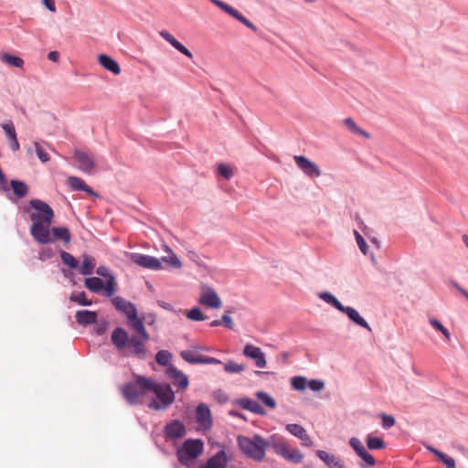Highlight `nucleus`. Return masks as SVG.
I'll use <instances>...</instances> for the list:
<instances>
[{
  "instance_id": "nucleus-34",
  "label": "nucleus",
  "mask_w": 468,
  "mask_h": 468,
  "mask_svg": "<svg viewBox=\"0 0 468 468\" xmlns=\"http://www.w3.org/2000/svg\"><path fill=\"white\" fill-rule=\"evenodd\" d=\"M165 251L167 252L168 255L162 257V260H160L161 262L164 261L174 269H181L183 264L173 250L168 246H165Z\"/></svg>"
},
{
  "instance_id": "nucleus-31",
  "label": "nucleus",
  "mask_w": 468,
  "mask_h": 468,
  "mask_svg": "<svg viewBox=\"0 0 468 468\" xmlns=\"http://www.w3.org/2000/svg\"><path fill=\"white\" fill-rule=\"evenodd\" d=\"M68 185L73 189V190H81L86 192L87 194L90 196H97L95 192L86 185V183L80 177L77 176H69L67 180Z\"/></svg>"
},
{
  "instance_id": "nucleus-32",
  "label": "nucleus",
  "mask_w": 468,
  "mask_h": 468,
  "mask_svg": "<svg viewBox=\"0 0 468 468\" xmlns=\"http://www.w3.org/2000/svg\"><path fill=\"white\" fill-rule=\"evenodd\" d=\"M50 235L52 242L57 239H61L64 243H69L71 239V234L66 227H54L50 229Z\"/></svg>"
},
{
  "instance_id": "nucleus-16",
  "label": "nucleus",
  "mask_w": 468,
  "mask_h": 468,
  "mask_svg": "<svg viewBox=\"0 0 468 468\" xmlns=\"http://www.w3.org/2000/svg\"><path fill=\"white\" fill-rule=\"evenodd\" d=\"M285 428L292 435L301 440L303 446L312 447L314 445V441L302 425L291 423L287 424Z\"/></svg>"
},
{
  "instance_id": "nucleus-55",
  "label": "nucleus",
  "mask_w": 468,
  "mask_h": 468,
  "mask_svg": "<svg viewBox=\"0 0 468 468\" xmlns=\"http://www.w3.org/2000/svg\"><path fill=\"white\" fill-rule=\"evenodd\" d=\"M222 324L229 329H232L234 326L233 319L229 315V312L226 311L221 317Z\"/></svg>"
},
{
  "instance_id": "nucleus-2",
  "label": "nucleus",
  "mask_w": 468,
  "mask_h": 468,
  "mask_svg": "<svg viewBox=\"0 0 468 468\" xmlns=\"http://www.w3.org/2000/svg\"><path fill=\"white\" fill-rule=\"evenodd\" d=\"M111 340L123 356H132L141 360L147 357L146 344L149 340H144L142 336H129L123 328L116 327L112 333Z\"/></svg>"
},
{
  "instance_id": "nucleus-41",
  "label": "nucleus",
  "mask_w": 468,
  "mask_h": 468,
  "mask_svg": "<svg viewBox=\"0 0 468 468\" xmlns=\"http://www.w3.org/2000/svg\"><path fill=\"white\" fill-rule=\"evenodd\" d=\"M172 358V354L167 350H160L155 356V361L160 366H168Z\"/></svg>"
},
{
  "instance_id": "nucleus-28",
  "label": "nucleus",
  "mask_w": 468,
  "mask_h": 468,
  "mask_svg": "<svg viewBox=\"0 0 468 468\" xmlns=\"http://www.w3.org/2000/svg\"><path fill=\"white\" fill-rule=\"evenodd\" d=\"M160 36L168 43H170L179 52H181L189 58H193L192 53L184 45L177 41L168 31H161Z\"/></svg>"
},
{
  "instance_id": "nucleus-60",
  "label": "nucleus",
  "mask_w": 468,
  "mask_h": 468,
  "mask_svg": "<svg viewBox=\"0 0 468 468\" xmlns=\"http://www.w3.org/2000/svg\"><path fill=\"white\" fill-rule=\"evenodd\" d=\"M222 324V322L220 320H214L210 323V326L216 327Z\"/></svg>"
},
{
  "instance_id": "nucleus-6",
  "label": "nucleus",
  "mask_w": 468,
  "mask_h": 468,
  "mask_svg": "<svg viewBox=\"0 0 468 468\" xmlns=\"http://www.w3.org/2000/svg\"><path fill=\"white\" fill-rule=\"evenodd\" d=\"M150 391H154L160 400L159 402L156 400H152L149 403V408L151 409L157 410H165L175 401V393L171 387L167 384H156L153 380V387L151 388Z\"/></svg>"
},
{
  "instance_id": "nucleus-24",
  "label": "nucleus",
  "mask_w": 468,
  "mask_h": 468,
  "mask_svg": "<svg viewBox=\"0 0 468 468\" xmlns=\"http://www.w3.org/2000/svg\"><path fill=\"white\" fill-rule=\"evenodd\" d=\"M112 303L119 311L126 314L127 317L130 315L134 316V313L137 311L134 304L126 301L125 299L117 296L112 299Z\"/></svg>"
},
{
  "instance_id": "nucleus-30",
  "label": "nucleus",
  "mask_w": 468,
  "mask_h": 468,
  "mask_svg": "<svg viewBox=\"0 0 468 468\" xmlns=\"http://www.w3.org/2000/svg\"><path fill=\"white\" fill-rule=\"evenodd\" d=\"M3 130L5 131L10 144V147L14 152H16L19 150V143L16 138V133L15 130V126L12 122L9 123H4L2 125Z\"/></svg>"
},
{
  "instance_id": "nucleus-19",
  "label": "nucleus",
  "mask_w": 468,
  "mask_h": 468,
  "mask_svg": "<svg viewBox=\"0 0 468 468\" xmlns=\"http://www.w3.org/2000/svg\"><path fill=\"white\" fill-rule=\"evenodd\" d=\"M74 158L78 163L79 168L83 172L90 173L93 170L95 166L94 161L86 153L80 150H75Z\"/></svg>"
},
{
  "instance_id": "nucleus-15",
  "label": "nucleus",
  "mask_w": 468,
  "mask_h": 468,
  "mask_svg": "<svg viewBox=\"0 0 468 468\" xmlns=\"http://www.w3.org/2000/svg\"><path fill=\"white\" fill-rule=\"evenodd\" d=\"M196 420L200 427L205 430L210 429L212 426V416L209 408L200 403L196 410Z\"/></svg>"
},
{
  "instance_id": "nucleus-49",
  "label": "nucleus",
  "mask_w": 468,
  "mask_h": 468,
  "mask_svg": "<svg viewBox=\"0 0 468 468\" xmlns=\"http://www.w3.org/2000/svg\"><path fill=\"white\" fill-rule=\"evenodd\" d=\"M218 172L222 177L228 180L230 179L233 176L231 167L225 164H219L218 165Z\"/></svg>"
},
{
  "instance_id": "nucleus-5",
  "label": "nucleus",
  "mask_w": 468,
  "mask_h": 468,
  "mask_svg": "<svg viewBox=\"0 0 468 468\" xmlns=\"http://www.w3.org/2000/svg\"><path fill=\"white\" fill-rule=\"evenodd\" d=\"M204 442L199 439H188L177 450L179 463L186 467H192L196 460L203 453Z\"/></svg>"
},
{
  "instance_id": "nucleus-21",
  "label": "nucleus",
  "mask_w": 468,
  "mask_h": 468,
  "mask_svg": "<svg viewBox=\"0 0 468 468\" xmlns=\"http://www.w3.org/2000/svg\"><path fill=\"white\" fill-rule=\"evenodd\" d=\"M165 436L170 439L182 438L186 434V427L179 420H173L165 427Z\"/></svg>"
},
{
  "instance_id": "nucleus-54",
  "label": "nucleus",
  "mask_w": 468,
  "mask_h": 468,
  "mask_svg": "<svg viewBox=\"0 0 468 468\" xmlns=\"http://www.w3.org/2000/svg\"><path fill=\"white\" fill-rule=\"evenodd\" d=\"M380 417L382 419V426L385 429L390 428L395 424V419L392 416L382 413Z\"/></svg>"
},
{
  "instance_id": "nucleus-20",
  "label": "nucleus",
  "mask_w": 468,
  "mask_h": 468,
  "mask_svg": "<svg viewBox=\"0 0 468 468\" xmlns=\"http://www.w3.org/2000/svg\"><path fill=\"white\" fill-rule=\"evenodd\" d=\"M350 446L357 453V455L363 459L368 465L373 466L375 464L374 457L367 452L362 442L357 438H351L349 441Z\"/></svg>"
},
{
  "instance_id": "nucleus-22",
  "label": "nucleus",
  "mask_w": 468,
  "mask_h": 468,
  "mask_svg": "<svg viewBox=\"0 0 468 468\" xmlns=\"http://www.w3.org/2000/svg\"><path fill=\"white\" fill-rule=\"evenodd\" d=\"M316 455L329 467V468H345L344 462L335 455L329 453L325 451L318 450Z\"/></svg>"
},
{
  "instance_id": "nucleus-37",
  "label": "nucleus",
  "mask_w": 468,
  "mask_h": 468,
  "mask_svg": "<svg viewBox=\"0 0 468 468\" xmlns=\"http://www.w3.org/2000/svg\"><path fill=\"white\" fill-rule=\"evenodd\" d=\"M0 59L9 65V66H12V67H16V68H23L24 66V60L19 58V57H16V56H14V55H11V54H8V53H3L0 55Z\"/></svg>"
},
{
  "instance_id": "nucleus-25",
  "label": "nucleus",
  "mask_w": 468,
  "mask_h": 468,
  "mask_svg": "<svg viewBox=\"0 0 468 468\" xmlns=\"http://www.w3.org/2000/svg\"><path fill=\"white\" fill-rule=\"evenodd\" d=\"M97 313L89 310L77 311L75 314L76 321L81 325H90L97 322Z\"/></svg>"
},
{
  "instance_id": "nucleus-13",
  "label": "nucleus",
  "mask_w": 468,
  "mask_h": 468,
  "mask_svg": "<svg viewBox=\"0 0 468 468\" xmlns=\"http://www.w3.org/2000/svg\"><path fill=\"white\" fill-rule=\"evenodd\" d=\"M96 273L107 279L104 287V294L107 297L113 296L116 292V282L115 277L111 273L110 270L106 266H99L96 270Z\"/></svg>"
},
{
  "instance_id": "nucleus-27",
  "label": "nucleus",
  "mask_w": 468,
  "mask_h": 468,
  "mask_svg": "<svg viewBox=\"0 0 468 468\" xmlns=\"http://www.w3.org/2000/svg\"><path fill=\"white\" fill-rule=\"evenodd\" d=\"M339 311L346 314L349 317V319L352 320L356 324L367 329L368 331L371 330L369 324L363 317L360 316V314L355 308L343 305V309Z\"/></svg>"
},
{
  "instance_id": "nucleus-43",
  "label": "nucleus",
  "mask_w": 468,
  "mask_h": 468,
  "mask_svg": "<svg viewBox=\"0 0 468 468\" xmlns=\"http://www.w3.org/2000/svg\"><path fill=\"white\" fill-rule=\"evenodd\" d=\"M256 396L267 407L272 410L276 408V401L270 394L264 391H259L256 393Z\"/></svg>"
},
{
  "instance_id": "nucleus-7",
  "label": "nucleus",
  "mask_w": 468,
  "mask_h": 468,
  "mask_svg": "<svg viewBox=\"0 0 468 468\" xmlns=\"http://www.w3.org/2000/svg\"><path fill=\"white\" fill-rule=\"evenodd\" d=\"M272 448L278 455L291 463H300L303 460V455L298 449L292 448L283 441L273 442Z\"/></svg>"
},
{
  "instance_id": "nucleus-9",
  "label": "nucleus",
  "mask_w": 468,
  "mask_h": 468,
  "mask_svg": "<svg viewBox=\"0 0 468 468\" xmlns=\"http://www.w3.org/2000/svg\"><path fill=\"white\" fill-rule=\"evenodd\" d=\"M125 255L132 262L143 268L154 271L162 269L161 261L155 257L136 252H126Z\"/></svg>"
},
{
  "instance_id": "nucleus-40",
  "label": "nucleus",
  "mask_w": 468,
  "mask_h": 468,
  "mask_svg": "<svg viewBox=\"0 0 468 468\" xmlns=\"http://www.w3.org/2000/svg\"><path fill=\"white\" fill-rule=\"evenodd\" d=\"M319 297L325 303L333 305L338 311L343 309V304L332 293L324 292L320 293Z\"/></svg>"
},
{
  "instance_id": "nucleus-3",
  "label": "nucleus",
  "mask_w": 468,
  "mask_h": 468,
  "mask_svg": "<svg viewBox=\"0 0 468 468\" xmlns=\"http://www.w3.org/2000/svg\"><path fill=\"white\" fill-rule=\"evenodd\" d=\"M237 442L239 450L248 458L256 462H261L265 458L268 442L261 435L255 434L251 438L239 435Z\"/></svg>"
},
{
  "instance_id": "nucleus-12",
  "label": "nucleus",
  "mask_w": 468,
  "mask_h": 468,
  "mask_svg": "<svg viewBox=\"0 0 468 468\" xmlns=\"http://www.w3.org/2000/svg\"><path fill=\"white\" fill-rule=\"evenodd\" d=\"M243 355L249 358L253 359L257 367H266L267 362L265 359V355L260 347L248 344L243 349Z\"/></svg>"
},
{
  "instance_id": "nucleus-59",
  "label": "nucleus",
  "mask_w": 468,
  "mask_h": 468,
  "mask_svg": "<svg viewBox=\"0 0 468 468\" xmlns=\"http://www.w3.org/2000/svg\"><path fill=\"white\" fill-rule=\"evenodd\" d=\"M51 256L50 250L45 249L40 252V259H44V257L49 258Z\"/></svg>"
},
{
  "instance_id": "nucleus-51",
  "label": "nucleus",
  "mask_w": 468,
  "mask_h": 468,
  "mask_svg": "<svg viewBox=\"0 0 468 468\" xmlns=\"http://www.w3.org/2000/svg\"><path fill=\"white\" fill-rule=\"evenodd\" d=\"M35 145V148H36V153H37V157L39 158V160L43 163H47L48 161H49V155L48 154V153L43 149V147L41 146V144L38 143V142H36L34 144Z\"/></svg>"
},
{
  "instance_id": "nucleus-23",
  "label": "nucleus",
  "mask_w": 468,
  "mask_h": 468,
  "mask_svg": "<svg viewBox=\"0 0 468 468\" xmlns=\"http://www.w3.org/2000/svg\"><path fill=\"white\" fill-rule=\"evenodd\" d=\"M127 318L129 325L138 334L137 336H142L144 340L150 339V335L145 329L143 320L137 316V311L134 313V316L130 315Z\"/></svg>"
},
{
  "instance_id": "nucleus-26",
  "label": "nucleus",
  "mask_w": 468,
  "mask_h": 468,
  "mask_svg": "<svg viewBox=\"0 0 468 468\" xmlns=\"http://www.w3.org/2000/svg\"><path fill=\"white\" fill-rule=\"evenodd\" d=\"M237 403L244 410H250L255 414L265 415V410L255 400L249 398H241Z\"/></svg>"
},
{
  "instance_id": "nucleus-56",
  "label": "nucleus",
  "mask_w": 468,
  "mask_h": 468,
  "mask_svg": "<svg viewBox=\"0 0 468 468\" xmlns=\"http://www.w3.org/2000/svg\"><path fill=\"white\" fill-rule=\"evenodd\" d=\"M42 2L50 12H56L55 0H42Z\"/></svg>"
},
{
  "instance_id": "nucleus-52",
  "label": "nucleus",
  "mask_w": 468,
  "mask_h": 468,
  "mask_svg": "<svg viewBox=\"0 0 468 468\" xmlns=\"http://www.w3.org/2000/svg\"><path fill=\"white\" fill-rule=\"evenodd\" d=\"M307 386L310 389L314 391H321L324 388V383L322 380L318 379H312L309 382H307Z\"/></svg>"
},
{
  "instance_id": "nucleus-46",
  "label": "nucleus",
  "mask_w": 468,
  "mask_h": 468,
  "mask_svg": "<svg viewBox=\"0 0 468 468\" xmlns=\"http://www.w3.org/2000/svg\"><path fill=\"white\" fill-rule=\"evenodd\" d=\"M62 261L72 269L79 267L78 261L69 252L62 250L60 252Z\"/></svg>"
},
{
  "instance_id": "nucleus-62",
  "label": "nucleus",
  "mask_w": 468,
  "mask_h": 468,
  "mask_svg": "<svg viewBox=\"0 0 468 468\" xmlns=\"http://www.w3.org/2000/svg\"><path fill=\"white\" fill-rule=\"evenodd\" d=\"M230 414L234 415V416H237V417H240V414L239 413H235L233 411L230 412Z\"/></svg>"
},
{
  "instance_id": "nucleus-39",
  "label": "nucleus",
  "mask_w": 468,
  "mask_h": 468,
  "mask_svg": "<svg viewBox=\"0 0 468 468\" xmlns=\"http://www.w3.org/2000/svg\"><path fill=\"white\" fill-rule=\"evenodd\" d=\"M344 123L353 133L362 135L365 138L370 137L369 133L358 127L352 118H346Z\"/></svg>"
},
{
  "instance_id": "nucleus-57",
  "label": "nucleus",
  "mask_w": 468,
  "mask_h": 468,
  "mask_svg": "<svg viewBox=\"0 0 468 468\" xmlns=\"http://www.w3.org/2000/svg\"><path fill=\"white\" fill-rule=\"evenodd\" d=\"M48 58L49 60L57 62L59 59V53L58 51H50L48 54Z\"/></svg>"
},
{
  "instance_id": "nucleus-42",
  "label": "nucleus",
  "mask_w": 468,
  "mask_h": 468,
  "mask_svg": "<svg viewBox=\"0 0 468 468\" xmlns=\"http://www.w3.org/2000/svg\"><path fill=\"white\" fill-rule=\"evenodd\" d=\"M71 302L77 303L80 305L90 306L91 305V301L88 300L86 297V293L84 292H73L69 297Z\"/></svg>"
},
{
  "instance_id": "nucleus-10",
  "label": "nucleus",
  "mask_w": 468,
  "mask_h": 468,
  "mask_svg": "<svg viewBox=\"0 0 468 468\" xmlns=\"http://www.w3.org/2000/svg\"><path fill=\"white\" fill-rule=\"evenodd\" d=\"M214 5L219 7L222 11L237 19L240 23H242L245 27L251 29L254 32L258 31V28L255 25H253L249 19H247L242 14H240L237 9L228 5L227 3L221 0H210Z\"/></svg>"
},
{
  "instance_id": "nucleus-47",
  "label": "nucleus",
  "mask_w": 468,
  "mask_h": 468,
  "mask_svg": "<svg viewBox=\"0 0 468 468\" xmlns=\"http://www.w3.org/2000/svg\"><path fill=\"white\" fill-rule=\"evenodd\" d=\"M367 445L371 450L383 449L385 447V442L378 437L368 436L367 439Z\"/></svg>"
},
{
  "instance_id": "nucleus-8",
  "label": "nucleus",
  "mask_w": 468,
  "mask_h": 468,
  "mask_svg": "<svg viewBox=\"0 0 468 468\" xmlns=\"http://www.w3.org/2000/svg\"><path fill=\"white\" fill-rule=\"evenodd\" d=\"M198 303L212 309H219L222 306V301L216 290L207 285L200 287Z\"/></svg>"
},
{
  "instance_id": "nucleus-14",
  "label": "nucleus",
  "mask_w": 468,
  "mask_h": 468,
  "mask_svg": "<svg viewBox=\"0 0 468 468\" xmlns=\"http://www.w3.org/2000/svg\"><path fill=\"white\" fill-rule=\"evenodd\" d=\"M181 357L190 364H206V365H218L221 364V361L218 358L206 356H197L191 351H182L180 353Z\"/></svg>"
},
{
  "instance_id": "nucleus-50",
  "label": "nucleus",
  "mask_w": 468,
  "mask_h": 468,
  "mask_svg": "<svg viewBox=\"0 0 468 468\" xmlns=\"http://www.w3.org/2000/svg\"><path fill=\"white\" fill-rule=\"evenodd\" d=\"M430 323L436 330L440 331L446 337V339L450 340L449 330L445 328L439 320L431 318Z\"/></svg>"
},
{
  "instance_id": "nucleus-4",
  "label": "nucleus",
  "mask_w": 468,
  "mask_h": 468,
  "mask_svg": "<svg viewBox=\"0 0 468 468\" xmlns=\"http://www.w3.org/2000/svg\"><path fill=\"white\" fill-rule=\"evenodd\" d=\"M153 379L137 376L133 381H130L121 388L123 398L129 404L135 405L142 402V398L151 390Z\"/></svg>"
},
{
  "instance_id": "nucleus-33",
  "label": "nucleus",
  "mask_w": 468,
  "mask_h": 468,
  "mask_svg": "<svg viewBox=\"0 0 468 468\" xmlns=\"http://www.w3.org/2000/svg\"><path fill=\"white\" fill-rule=\"evenodd\" d=\"M96 266L95 259L88 254L82 256V263L79 267V271L82 275H90L93 272Z\"/></svg>"
},
{
  "instance_id": "nucleus-17",
  "label": "nucleus",
  "mask_w": 468,
  "mask_h": 468,
  "mask_svg": "<svg viewBox=\"0 0 468 468\" xmlns=\"http://www.w3.org/2000/svg\"><path fill=\"white\" fill-rule=\"evenodd\" d=\"M229 461L230 458L228 457L226 452L220 450L198 468H227Z\"/></svg>"
},
{
  "instance_id": "nucleus-45",
  "label": "nucleus",
  "mask_w": 468,
  "mask_h": 468,
  "mask_svg": "<svg viewBox=\"0 0 468 468\" xmlns=\"http://www.w3.org/2000/svg\"><path fill=\"white\" fill-rule=\"evenodd\" d=\"M186 316L192 321H204L207 319V316L202 313L201 309L198 307H194L190 309Z\"/></svg>"
},
{
  "instance_id": "nucleus-1",
  "label": "nucleus",
  "mask_w": 468,
  "mask_h": 468,
  "mask_svg": "<svg viewBox=\"0 0 468 468\" xmlns=\"http://www.w3.org/2000/svg\"><path fill=\"white\" fill-rule=\"evenodd\" d=\"M30 206L34 209L30 213L31 236L40 244L51 243L50 226L54 218L53 209L48 204L39 199H32Z\"/></svg>"
},
{
  "instance_id": "nucleus-61",
  "label": "nucleus",
  "mask_w": 468,
  "mask_h": 468,
  "mask_svg": "<svg viewBox=\"0 0 468 468\" xmlns=\"http://www.w3.org/2000/svg\"><path fill=\"white\" fill-rule=\"evenodd\" d=\"M462 239H463V243L468 248V235H463Z\"/></svg>"
},
{
  "instance_id": "nucleus-11",
  "label": "nucleus",
  "mask_w": 468,
  "mask_h": 468,
  "mask_svg": "<svg viewBox=\"0 0 468 468\" xmlns=\"http://www.w3.org/2000/svg\"><path fill=\"white\" fill-rule=\"evenodd\" d=\"M297 166L309 177H318L321 176V171L318 165L311 162L303 155H295L293 157Z\"/></svg>"
},
{
  "instance_id": "nucleus-29",
  "label": "nucleus",
  "mask_w": 468,
  "mask_h": 468,
  "mask_svg": "<svg viewBox=\"0 0 468 468\" xmlns=\"http://www.w3.org/2000/svg\"><path fill=\"white\" fill-rule=\"evenodd\" d=\"M99 63L107 70L115 75L121 73V68L116 60L107 55H100L98 57Z\"/></svg>"
},
{
  "instance_id": "nucleus-44",
  "label": "nucleus",
  "mask_w": 468,
  "mask_h": 468,
  "mask_svg": "<svg viewBox=\"0 0 468 468\" xmlns=\"http://www.w3.org/2000/svg\"><path fill=\"white\" fill-rule=\"evenodd\" d=\"M244 369H245V366H243L241 364H238L232 360L228 361L224 365V370L229 374H239V373H241L242 371H244Z\"/></svg>"
},
{
  "instance_id": "nucleus-53",
  "label": "nucleus",
  "mask_w": 468,
  "mask_h": 468,
  "mask_svg": "<svg viewBox=\"0 0 468 468\" xmlns=\"http://www.w3.org/2000/svg\"><path fill=\"white\" fill-rule=\"evenodd\" d=\"M354 234L356 236V242H357V245L360 249V250L364 253V254H367V245L365 241V239H363V237L358 233V231L355 230L354 231Z\"/></svg>"
},
{
  "instance_id": "nucleus-36",
  "label": "nucleus",
  "mask_w": 468,
  "mask_h": 468,
  "mask_svg": "<svg viewBox=\"0 0 468 468\" xmlns=\"http://www.w3.org/2000/svg\"><path fill=\"white\" fill-rule=\"evenodd\" d=\"M85 287L92 292H100L104 291L105 283L98 277L86 278L84 281Z\"/></svg>"
},
{
  "instance_id": "nucleus-63",
  "label": "nucleus",
  "mask_w": 468,
  "mask_h": 468,
  "mask_svg": "<svg viewBox=\"0 0 468 468\" xmlns=\"http://www.w3.org/2000/svg\"><path fill=\"white\" fill-rule=\"evenodd\" d=\"M305 2H308V3H311V2H314V0H304Z\"/></svg>"
},
{
  "instance_id": "nucleus-18",
  "label": "nucleus",
  "mask_w": 468,
  "mask_h": 468,
  "mask_svg": "<svg viewBox=\"0 0 468 468\" xmlns=\"http://www.w3.org/2000/svg\"><path fill=\"white\" fill-rule=\"evenodd\" d=\"M166 374L173 380V384L179 388L186 389L188 387L189 382L186 375L173 365H169L166 369Z\"/></svg>"
},
{
  "instance_id": "nucleus-38",
  "label": "nucleus",
  "mask_w": 468,
  "mask_h": 468,
  "mask_svg": "<svg viewBox=\"0 0 468 468\" xmlns=\"http://www.w3.org/2000/svg\"><path fill=\"white\" fill-rule=\"evenodd\" d=\"M10 186L15 195L19 198L26 197L28 192L27 186L22 181L11 180Z\"/></svg>"
},
{
  "instance_id": "nucleus-58",
  "label": "nucleus",
  "mask_w": 468,
  "mask_h": 468,
  "mask_svg": "<svg viewBox=\"0 0 468 468\" xmlns=\"http://www.w3.org/2000/svg\"><path fill=\"white\" fill-rule=\"evenodd\" d=\"M452 286H454L463 295H464L468 299V292L461 287L456 282H451Z\"/></svg>"
},
{
  "instance_id": "nucleus-35",
  "label": "nucleus",
  "mask_w": 468,
  "mask_h": 468,
  "mask_svg": "<svg viewBox=\"0 0 468 468\" xmlns=\"http://www.w3.org/2000/svg\"><path fill=\"white\" fill-rule=\"evenodd\" d=\"M427 449L432 452L444 465H446L447 468H455L456 463L455 460L452 458L451 456L447 455L446 453L431 447L427 446Z\"/></svg>"
},
{
  "instance_id": "nucleus-48",
  "label": "nucleus",
  "mask_w": 468,
  "mask_h": 468,
  "mask_svg": "<svg viewBox=\"0 0 468 468\" xmlns=\"http://www.w3.org/2000/svg\"><path fill=\"white\" fill-rule=\"evenodd\" d=\"M292 388L296 390H303L307 387V379L304 377H293L291 380Z\"/></svg>"
}]
</instances>
